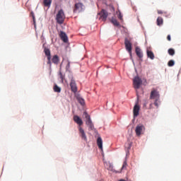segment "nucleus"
<instances>
[{
    "instance_id": "nucleus-30",
    "label": "nucleus",
    "mask_w": 181,
    "mask_h": 181,
    "mask_svg": "<svg viewBox=\"0 0 181 181\" xmlns=\"http://www.w3.org/2000/svg\"><path fill=\"white\" fill-rule=\"evenodd\" d=\"M66 69V70H69L70 69V61H67Z\"/></svg>"
},
{
    "instance_id": "nucleus-33",
    "label": "nucleus",
    "mask_w": 181,
    "mask_h": 181,
    "mask_svg": "<svg viewBox=\"0 0 181 181\" xmlns=\"http://www.w3.org/2000/svg\"><path fill=\"white\" fill-rule=\"evenodd\" d=\"M146 105H148V100H145V103L144 104V107H146Z\"/></svg>"
},
{
    "instance_id": "nucleus-32",
    "label": "nucleus",
    "mask_w": 181,
    "mask_h": 181,
    "mask_svg": "<svg viewBox=\"0 0 181 181\" xmlns=\"http://www.w3.org/2000/svg\"><path fill=\"white\" fill-rule=\"evenodd\" d=\"M118 18L120 21H122V14L121 13H119Z\"/></svg>"
},
{
    "instance_id": "nucleus-10",
    "label": "nucleus",
    "mask_w": 181,
    "mask_h": 181,
    "mask_svg": "<svg viewBox=\"0 0 181 181\" xmlns=\"http://www.w3.org/2000/svg\"><path fill=\"white\" fill-rule=\"evenodd\" d=\"M59 37L64 43H67V42H69V37H67V35L63 31L60 32Z\"/></svg>"
},
{
    "instance_id": "nucleus-29",
    "label": "nucleus",
    "mask_w": 181,
    "mask_h": 181,
    "mask_svg": "<svg viewBox=\"0 0 181 181\" xmlns=\"http://www.w3.org/2000/svg\"><path fill=\"white\" fill-rule=\"evenodd\" d=\"M125 148H127V151H129V149H131V143H127L125 145Z\"/></svg>"
},
{
    "instance_id": "nucleus-28",
    "label": "nucleus",
    "mask_w": 181,
    "mask_h": 181,
    "mask_svg": "<svg viewBox=\"0 0 181 181\" xmlns=\"http://www.w3.org/2000/svg\"><path fill=\"white\" fill-rule=\"evenodd\" d=\"M47 59L48 60L47 62V64H49V66H52V61H51L52 60V57H47Z\"/></svg>"
},
{
    "instance_id": "nucleus-23",
    "label": "nucleus",
    "mask_w": 181,
    "mask_h": 181,
    "mask_svg": "<svg viewBox=\"0 0 181 181\" xmlns=\"http://www.w3.org/2000/svg\"><path fill=\"white\" fill-rule=\"evenodd\" d=\"M168 54H170V56H175V49H173V48H170L168 49Z\"/></svg>"
},
{
    "instance_id": "nucleus-17",
    "label": "nucleus",
    "mask_w": 181,
    "mask_h": 181,
    "mask_svg": "<svg viewBox=\"0 0 181 181\" xmlns=\"http://www.w3.org/2000/svg\"><path fill=\"white\" fill-rule=\"evenodd\" d=\"M44 52H45V56H47V57H52V54L50 53V49H49V48L45 47L44 49Z\"/></svg>"
},
{
    "instance_id": "nucleus-36",
    "label": "nucleus",
    "mask_w": 181,
    "mask_h": 181,
    "mask_svg": "<svg viewBox=\"0 0 181 181\" xmlns=\"http://www.w3.org/2000/svg\"><path fill=\"white\" fill-rule=\"evenodd\" d=\"M153 105V103H151V104H150V105H149V110H151Z\"/></svg>"
},
{
    "instance_id": "nucleus-18",
    "label": "nucleus",
    "mask_w": 181,
    "mask_h": 181,
    "mask_svg": "<svg viewBox=\"0 0 181 181\" xmlns=\"http://www.w3.org/2000/svg\"><path fill=\"white\" fill-rule=\"evenodd\" d=\"M53 90L54 93H62V88L59 87L57 84L54 86Z\"/></svg>"
},
{
    "instance_id": "nucleus-5",
    "label": "nucleus",
    "mask_w": 181,
    "mask_h": 181,
    "mask_svg": "<svg viewBox=\"0 0 181 181\" xmlns=\"http://www.w3.org/2000/svg\"><path fill=\"white\" fill-rule=\"evenodd\" d=\"M124 46L126 50L129 53L130 57H132V43L128 38H125L124 40Z\"/></svg>"
},
{
    "instance_id": "nucleus-13",
    "label": "nucleus",
    "mask_w": 181,
    "mask_h": 181,
    "mask_svg": "<svg viewBox=\"0 0 181 181\" xmlns=\"http://www.w3.org/2000/svg\"><path fill=\"white\" fill-rule=\"evenodd\" d=\"M136 54L139 57V59H142L144 57V54L142 53V50L139 47H136Z\"/></svg>"
},
{
    "instance_id": "nucleus-7",
    "label": "nucleus",
    "mask_w": 181,
    "mask_h": 181,
    "mask_svg": "<svg viewBox=\"0 0 181 181\" xmlns=\"http://www.w3.org/2000/svg\"><path fill=\"white\" fill-rule=\"evenodd\" d=\"M145 132V126L143 124H139L136 127L135 132L137 136H141Z\"/></svg>"
},
{
    "instance_id": "nucleus-3",
    "label": "nucleus",
    "mask_w": 181,
    "mask_h": 181,
    "mask_svg": "<svg viewBox=\"0 0 181 181\" xmlns=\"http://www.w3.org/2000/svg\"><path fill=\"white\" fill-rule=\"evenodd\" d=\"M83 115H85V118L86 119V124L89 127V131H94V124H93V121H91V117H90V115L87 113V112H83Z\"/></svg>"
},
{
    "instance_id": "nucleus-9",
    "label": "nucleus",
    "mask_w": 181,
    "mask_h": 181,
    "mask_svg": "<svg viewBox=\"0 0 181 181\" xmlns=\"http://www.w3.org/2000/svg\"><path fill=\"white\" fill-rule=\"evenodd\" d=\"M80 12H83V4L76 3L74 6V13H80Z\"/></svg>"
},
{
    "instance_id": "nucleus-25",
    "label": "nucleus",
    "mask_w": 181,
    "mask_h": 181,
    "mask_svg": "<svg viewBox=\"0 0 181 181\" xmlns=\"http://www.w3.org/2000/svg\"><path fill=\"white\" fill-rule=\"evenodd\" d=\"M154 105L157 108L159 107V99H154Z\"/></svg>"
},
{
    "instance_id": "nucleus-20",
    "label": "nucleus",
    "mask_w": 181,
    "mask_h": 181,
    "mask_svg": "<svg viewBox=\"0 0 181 181\" xmlns=\"http://www.w3.org/2000/svg\"><path fill=\"white\" fill-rule=\"evenodd\" d=\"M43 4L45 6L50 8V6L52 5V0H44Z\"/></svg>"
},
{
    "instance_id": "nucleus-24",
    "label": "nucleus",
    "mask_w": 181,
    "mask_h": 181,
    "mask_svg": "<svg viewBox=\"0 0 181 181\" xmlns=\"http://www.w3.org/2000/svg\"><path fill=\"white\" fill-rule=\"evenodd\" d=\"M168 66L169 67H173V66H175V61H173V59L170 60L168 63Z\"/></svg>"
},
{
    "instance_id": "nucleus-27",
    "label": "nucleus",
    "mask_w": 181,
    "mask_h": 181,
    "mask_svg": "<svg viewBox=\"0 0 181 181\" xmlns=\"http://www.w3.org/2000/svg\"><path fill=\"white\" fill-rule=\"evenodd\" d=\"M128 165L127 164V161H124V163H123V165H122V170H124V169H127V166Z\"/></svg>"
},
{
    "instance_id": "nucleus-31",
    "label": "nucleus",
    "mask_w": 181,
    "mask_h": 181,
    "mask_svg": "<svg viewBox=\"0 0 181 181\" xmlns=\"http://www.w3.org/2000/svg\"><path fill=\"white\" fill-rule=\"evenodd\" d=\"M79 103L81 105H84V100L83 99H79Z\"/></svg>"
},
{
    "instance_id": "nucleus-2",
    "label": "nucleus",
    "mask_w": 181,
    "mask_h": 181,
    "mask_svg": "<svg viewBox=\"0 0 181 181\" xmlns=\"http://www.w3.org/2000/svg\"><path fill=\"white\" fill-rule=\"evenodd\" d=\"M64 19H66V15L63 9H61L57 13L55 21H57V23L59 25H63L64 23Z\"/></svg>"
},
{
    "instance_id": "nucleus-11",
    "label": "nucleus",
    "mask_w": 181,
    "mask_h": 181,
    "mask_svg": "<svg viewBox=\"0 0 181 181\" xmlns=\"http://www.w3.org/2000/svg\"><path fill=\"white\" fill-rule=\"evenodd\" d=\"M70 87L73 93H77V84L76 83V81L73 78L71 80Z\"/></svg>"
},
{
    "instance_id": "nucleus-15",
    "label": "nucleus",
    "mask_w": 181,
    "mask_h": 181,
    "mask_svg": "<svg viewBox=\"0 0 181 181\" xmlns=\"http://www.w3.org/2000/svg\"><path fill=\"white\" fill-rule=\"evenodd\" d=\"M52 63H54V64H59V62H60V58H59V56L57 55H54L52 57Z\"/></svg>"
},
{
    "instance_id": "nucleus-16",
    "label": "nucleus",
    "mask_w": 181,
    "mask_h": 181,
    "mask_svg": "<svg viewBox=\"0 0 181 181\" xmlns=\"http://www.w3.org/2000/svg\"><path fill=\"white\" fill-rule=\"evenodd\" d=\"M97 144L99 149L103 150V139L101 137H98L97 139Z\"/></svg>"
},
{
    "instance_id": "nucleus-1",
    "label": "nucleus",
    "mask_w": 181,
    "mask_h": 181,
    "mask_svg": "<svg viewBox=\"0 0 181 181\" xmlns=\"http://www.w3.org/2000/svg\"><path fill=\"white\" fill-rule=\"evenodd\" d=\"M74 122H76V124H77L79 126L78 131H79V135H80L81 138L83 141H87V136L86 135V132H84V129H83L81 127V125H83V119H81V118H80V117H78L77 115H74Z\"/></svg>"
},
{
    "instance_id": "nucleus-35",
    "label": "nucleus",
    "mask_w": 181,
    "mask_h": 181,
    "mask_svg": "<svg viewBox=\"0 0 181 181\" xmlns=\"http://www.w3.org/2000/svg\"><path fill=\"white\" fill-rule=\"evenodd\" d=\"M167 40H168L169 42H170V40H171L170 35H168L167 36Z\"/></svg>"
},
{
    "instance_id": "nucleus-37",
    "label": "nucleus",
    "mask_w": 181,
    "mask_h": 181,
    "mask_svg": "<svg viewBox=\"0 0 181 181\" xmlns=\"http://www.w3.org/2000/svg\"><path fill=\"white\" fill-rule=\"evenodd\" d=\"M33 21H35V16H33Z\"/></svg>"
},
{
    "instance_id": "nucleus-4",
    "label": "nucleus",
    "mask_w": 181,
    "mask_h": 181,
    "mask_svg": "<svg viewBox=\"0 0 181 181\" xmlns=\"http://www.w3.org/2000/svg\"><path fill=\"white\" fill-rule=\"evenodd\" d=\"M150 100H160V94L159 93V90L157 88H153L151 89L150 93Z\"/></svg>"
},
{
    "instance_id": "nucleus-19",
    "label": "nucleus",
    "mask_w": 181,
    "mask_h": 181,
    "mask_svg": "<svg viewBox=\"0 0 181 181\" xmlns=\"http://www.w3.org/2000/svg\"><path fill=\"white\" fill-rule=\"evenodd\" d=\"M105 168H106L107 170H112L114 167L112 166V164H111L110 163H105Z\"/></svg>"
},
{
    "instance_id": "nucleus-34",
    "label": "nucleus",
    "mask_w": 181,
    "mask_h": 181,
    "mask_svg": "<svg viewBox=\"0 0 181 181\" xmlns=\"http://www.w3.org/2000/svg\"><path fill=\"white\" fill-rule=\"evenodd\" d=\"M158 15H162V13H163V11H162L160 10H158Z\"/></svg>"
},
{
    "instance_id": "nucleus-26",
    "label": "nucleus",
    "mask_w": 181,
    "mask_h": 181,
    "mask_svg": "<svg viewBox=\"0 0 181 181\" xmlns=\"http://www.w3.org/2000/svg\"><path fill=\"white\" fill-rule=\"evenodd\" d=\"M59 77L61 78L62 83L64 81V76H63V74L62 72H59Z\"/></svg>"
},
{
    "instance_id": "nucleus-22",
    "label": "nucleus",
    "mask_w": 181,
    "mask_h": 181,
    "mask_svg": "<svg viewBox=\"0 0 181 181\" xmlns=\"http://www.w3.org/2000/svg\"><path fill=\"white\" fill-rule=\"evenodd\" d=\"M111 22L115 26H118L119 25V23H118V21L115 18H112L111 20Z\"/></svg>"
},
{
    "instance_id": "nucleus-8",
    "label": "nucleus",
    "mask_w": 181,
    "mask_h": 181,
    "mask_svg": "<svg viewBox=\"0 0 181 181\" xmlns=\"http://www.w3.org/2000/svg\"><path fill=\"white\" fill-rule=\"evenodd\" d=\"M98 15L100 16V19L103 22H105V21H107V18H108V12H107V11L105 9H102L101 11L98 13Z\"/></svg>"
},
{
    "instance_id": "nucleus-12",
    "label": "nucleus",
    "mask_w": 181,
    "mask_h": 181,
    "mask_svg": "<svg viewBox=\"0 0 181 181\" xmlns=\"http://www.w3.org/2000/svg\"><path fill=\"white\" fill-rule=\"evenodd\" d=\"M139 105H135L133 110L134 117H138V115H139Z\"/></svg>"
},
{
    "instance_id": "nucleus-6",
    "label": "nucleus",
    "mask_w": 181,
    "mask_h": 181,
    "mask_svg": "<svg viewBox=\"0 0 181 181\" xmlns=\"http://www.w3.org/2000/svg\"><path fill=\"white\" fill-rule=\"evenodd\" d=\"M133 86L136 90L141 88V86H142V79L139 78V76L134 77L133 79Z\"/></svg>"
},
{
    "instance_id": "nucleus-21",
    "label": "nucleus",
    "mask_w": 181,
    "mask_h": 181,
    "mask_svg": "<svg viewBox=\"0 0 181 181\" xmlns=\"http://www.w3.org/2000/svg\"><path fill=\"white\" fill-rule=\"evenodd\" d=\"M157 25L158 26L163 25V18H162V17H158L157 18Z\"/></svg>"
},
{
    "instance_id": "nucleus-14",
    "label": "nucleus",
    "mask_w": 181,
    "mask_h": 181,
    "mask_svg": "<svg viewBox=\"0 0 181 181\" xmlns=\"http://www.w3.org/2000/svg\"><path fill=\"white\" fill-rule=\"evenodd\" d=\"M146 53H147V57H148L151 60H153V59H155V54L152 51L147 49Z\"/></svg>"
}]
</instances>
